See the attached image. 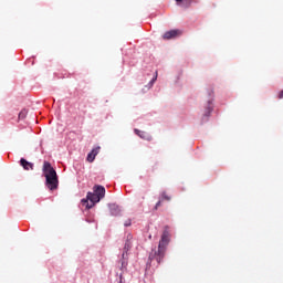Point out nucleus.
I'll return each instance as SVG.
<instances>
[{
    "mask_svg": "<svg viewBox=\"0 0 283 283\" xmlns=\"http://www.w3.org/2000/svg\"><path fill=\"white\" fill-rule=\"evenodd\" d=\"M28 112L27 111H22L20 114H19V118H25Z\"/></svg>",
    "mask_w": 283,
    "mask_h": 283,
    "instance_id": "ddd939ff",
    "label": "nucleus"
},
{
    "mask_svg": "<svg viewBox=\"0 0 283 283\" xmlns=\"http://www.w3.org/2000/svg\"><path fill=\"white\" fill-rule=\"evenodd\" d=\"M178 36V30L174 29L170 31H166L163 35L161 39L164 41H171L172 39H176Z\"/></svg>",
    "mask_w": 283,
    "mask_h": 283,
    "instance_id": "423d86ee",
    "label": "nucleus"
},
{
    "mask_svg": "<svg viewBox=\"0 0 283 283\" xmlns=\"http://www.w3.org/2000/svg\"><path fill=\"white\" fill-rule=\"evenodd\" d=\"M43 174L46 179V187L52 191L59 187V177L56 176V170L52 167L49 161L43 164Z\"/></svg>",
    "mask_w": 283,
    "mask_h": 283,
    "instance_id": "7ed1b4c3",
    "label": "nucleus"
},
{
    "mask_svg": "<svg viewBox=\"0 0 283 283\" xmlns=\"http://www.w3.org/2000/svg\"><path fill=\"white\" fill-rule=\"evenodd\" d=\"M169 242H171V233H169L168 230H164L158 244V249L151 250L149 254L150 260H156V262H160V260L165 258V250L169 245Z\"/></svg>",
    "mask_w": 283,
    "mask_h": 283,
    "instance_id": "f257e3e1",
    "label": "nucleus"
},
{
    "mask_svg": "<svg viewBox=\"0 0 283 283\" xmlns=\"http://www.w3.org/2000/svg\"><path fill=\"white\" fill-rule=\"evenodd\" d=\"M20 163H21V166L23 167V169H25L27 171H30V169H34V164H32L23 158L20 160Z\"/></svg>",
    "mask_w": 283,
    "mask_h": 283,
    "instance_id": "1a4fd4ad",
    "label": "nucleus"
},
{
    "mask_svg": "<svg viewBox=\"0 0 283 283\" xmlns=\"http://www.w3.org/2000/svg\"><path fill=\"white\" fill-rule=\"evenodd\" d=\"M101 151V146H97L95 148L92 149L91 153H88L86 160L88 163H94V160L96 159V156H98V153Z\"/></svg>",
    "mask_w": 283,
    "mask_h": 283,
    "instance_id": "0eeeda50",
    "label": "nucleus"
},
{
    "mask_svg": "<svg viewBox=\"0 0 283 283\" xmlns=\"http://www.w3.org/2000/svg\"><path fill=\"white\" fill-rule=\"evenodd\" d=\"M279 98H283V91L279 93Z\"/></svg>",
    "mask_w": 283,
    "mask_h": 283,
    "instance_id": "2eb2a0df",
    "label": "nucleus"
},
{
    "mask_svg": "<svg viewBox=\"0 0 283 283\" xmlns=\"http://www.w3.org/2000/svg\"><path fill=\"white\" fill-rule=\"evenodd\" d=\"M211 112H213V106L211 99L208 101L206 109L202 114L201 123H207L209 120V116H211Z\"/></svg>",
    "mask_w": 283,
    "mask_h": 283,
    "instance_id": "39448f33",
    "label": "nucleus"
},
{
    "mask_svg": "<svg viewBox=\"0 0 283 283\" xmlns=\"http://www.w3.org/2000/svg\"><path fill=\"white\" fill-rule=\"evenodd\" d=\"M191 3H193V0H178L179 8H182L184 10H186V8H189Z\"/></svg>",
    "mask_w": 283,
    "mask_h": 283,
    "instance_id": "9d476101",
    "label": "nucleus"
},
{
    "mask_svg": "<svg viewBox=\"0 0 283 283\" xmlns=\"http://www.w3.org/2000/svg\"><path fill=\"white\" fill-rule=\"evenodd\" d=\"M132 249V241L127 240L124 245V252L122 253V269H127V251Z\"/></svg>",
    "mask_w": 283,
    "mask_h": 283,
    "instance_id": "20e7f679",
    "label": "nucleus"
},
{
    "mask_svg": "<svg viewBox=\"0 0 283 283\" xmlns=\"http://www.w3.org/2000/svg\"><path fill=\"white\" fill-rule=\"evenodd\" d=\"M103 198H105V187L94 186L93 192H88L86 199H82V205L86 207V209H92V207L101 202Z\"/></svg>",
    "mask_w": 283,
    "mask_h": 283,
    "instance_id": "f03ea898",
    "label": "nucleus"
},
{
    "mask_svg": "<svg viewBox=\"0 0 283 283\" xmlns=\"http://www.w3.org/2000/svg\"><path fill=\"white\" fill-rule=\"evenodd\" d=\"M135 134H137V136H139V138H143V140H151V135H149L148 133L135 129Z\"/></svg>",
    "mask_w": 283,
    "mask_h": 283,
    "instance_id": "6e6552de",
    "label": "nucleus"
},
{
    "mask_svg": "<svg viewBox=\"0 0 283 283\" xmlns=\"http://www.w3.org/2000/svg\"><path fill=\"white\" fill-rule=\"evenodd\" d=\"M158 78V74H156L153 80L149 82L148 87H154V84L156 83V80Z\"/></svg>",
    "mask_w": 283,
    "mask_h": 283,
    "instance_id": "f8f14e48",
    "label": "nucleus"
},
{
    "mask_svg": "<svg viewBox=\"0 0 283 283\" xmlns=\"http://www.w3.org/2000/svg\"><path fill=\"white\" fill-rule=\"evenodd\" d=\"M160 200H171V196L168 195L167 192H163L160 196Z\"/></svg>",
    "mask_w": 283,
    "mask_h": 283,
    "instance_id": "9b49d317",
    "label": "nucleus"
},
{
    "mask_svg": "<svg viewBox=\"0 0 283 283\" xmlns=\"http://www.w3.org/2000/svg\"><path fill=\"white\" fill-rule=\"evenodd\" d=\"M125 227H129V223H125Z\"/></svg>",
    "mask_w": 283,
    "mask_h": 283,
    "instance_id": "dca6fc26",
    "label": "nucleus"
},
{
    "mask_svg": "<svg viewBox=\"0 0 283 283\" xmlns=\"http://www.w3.org/2000/svg\"><path fill=\"white\" fill-rule=\"evenodd\" d=\"M163 200H159L157 203H156V206H155V209H158V207H160V202H161Z\"/></svg>",
    "mask_w": 283,
    "mask_h": 283,
    "instance_id": "4468645a",
    "label": "nucleus"
}]
</instances>
